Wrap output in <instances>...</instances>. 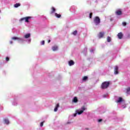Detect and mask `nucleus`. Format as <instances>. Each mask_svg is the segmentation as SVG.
<instances>
[{"label": "nucleus", "instance_id": "nucleus-33", "mask_svg": "<svg viewBox=\"0 0 130 130\" xmlns=\"http://www.w3.org/2000/svg\"><path fill=\"white\" fill-rule=\"evenodd\" d=\"M48 43H50V40H49L48 41Z\"/></svg>", "mask_w": 130, "mask_h": 130}, {"label": "nucleus", "instance_id": "nucleus-15", "mask_svg": "<svg viewBox=\"0 0 130 130\" xmlns=\"http://www.w3.org/2000/svg\"><path fill=\"white\" fill-rule=\"evenodd\" d=\"M21 6V4L20 3H17L14 5V7L15 8H18V7H20Z\"/></svg>", "mask_w": 130, "mask_h": 130}, {"label": "nucleus", "instance_id": "nucleus-23", "mask_svg": "<svg viewBox=\"0 0 130 130\" xmlns=\"http://www.w3.org/2000/svg\"><path fill=\"white\" fill-rule=\"evenodd\" d=\"M82 111H85L86 110V108H85V106H83L81 108Z\"/></svg>", "mask_w": 130, "mask_h": 130}, {"label": "nucleus", "instance_id": "nucleus-1", "mask_svg": "<svg viewBox=\"0 0 130 130\" xmlns=\"http://www.w3.org/2000/svg\"><path fill=\"white\" fill-rule=\"evenodd\" d=\"M110 85V82L109 81H105L102 83L101 85V88L102 89H107L109 85Z\"/></svg>", "mask_w": 130, "mask_h": 130}, {"label": "nucleus", "instance_id": "nucleus-8", "mask_svg": "<svg viewBox=\"0 0 130 130\" xmlns=\"http://www.w3.org/2000/svg\"><path fill=\"white\" fill-rule=\"evenodd\" d=\"M117 36L119 39H122V37L123 36V35L122 34V32H119Z\"/></svg>", "mask_w": 130, "mask_h": 130}, {"label": "nucleus", "instance_id": "nucleus-5", "mask_svg": "<svg viewBox=\"0 0 130 130\" xmlns=\"http://www.w3.org/2000/svg\"><path fill=\"white\" fill-rule=\"evenodd\" d=\"M115 13L117 16H120L121 15H122V12H121L120 10L116 11Z\"/></svg>", "mask_w": 130, "mask_h": 130}, {"label": "nucleus", "instance_id": "nucleus-11", "mask_svg": "<svg viewBox=\"0 0 130 130\" xmlns=\"http://www.w3.org/2000/svg\"><path fill=\"white\" fill-rule=\"evenodd\" d=\"M69 64L70 67L72 66H74L75 64V62L74 61H73L72 60H71L69 62Z\"/></svg>", "mask_w": 130, "mask_h": 130}, {"label": "nucleus", "instance_id": "nucleus-32", "mask_svg": "<svg viewBox=\"0 0 130 130\" xmlns=\"http://www.w3.org/2000/svg\"><path fill=\"white\" fill-rule=\"evenodd\" d=\"M74 116H77V113L74 114Z\"/></svg>", "mask_w": 130, "mask_h": 130}, {"label": "nucleus", "instance_id": "nucleus-30", "mask_svg": "<svg viewBox=\"0 0 130 130\" xmlns=\"http://www.w3.org/2000/svg\"><path fill=\"white\" fill-rule=\"evenodd\" d=\"M102 120H103L102 119H99L98 122H101V121H102Z\"/></svg>", "mask_w": 130, "mask_h": 130}, {"label": "nucleus", "instance_id": "nucleus-21", "mask_svg": "<svg viewBox=\"0 0 130 130\" xmlns=\"http://www.w3.org/2000/svg\"><path fill=\"white\" fill-rule=\"evenodd\" d=\"M129 92H130V87H128L127 89H126V93L127 94H129Z\"/></svg>", "mask_w": 130, "mask_h": 130}, {"label": "nucleus", "instance_id": "nucleus-17", "mask_svg": "<svg viewBox=\"0 0 130 130\" xmlns=\"http://www.w3.org/2000/svg\"><path fill=\"white\" fill-rule=\"evenodd\" d=\"M73 101L75 103H77V102H78V98L77 97H74V98L73 99Z\"/></svg>", "mask_w": 130, "mask_h": 130}, {"label": "nucleus", "instance_id": "nucleus-19", "mask_svg": "<svg viewBox=\"0 0 130 130\" xmlns=\"http://www.w3.org/2000/svg\"><path fill=\"white\" fill-rule=\"evenodd\" d=\"M55 16L56 17V18H60L61 17L60 14H58L57 13H55Z\"/></svg>", "mask_w": 130, "mask_h": 130}, {"label": "nucleus", "instance_id": "nucleus-24", "mask_svg": "<svg viewBox=\"0 0 130 130\" xmlns=\"http://www.w3.org/2000/svg\"><path fill=\"white\" fill-rule=\"evenodd\" d=\"M83 112H84L83 111L81 110L80 111L78 112V114L79 115L82 114V113H83Z\"/></svg>", "mask_w": 130, "mask_h": 130}, {"label": "nucleus", "instance_id": "nucleus-20", "mask_svg": "<svg viewBox=\"0 0 130 130\" xmlns=\"http://www.w3.org/2000/svg\"><path fill=\"white\" fill-rule=\"evenodd\" d=\"M107 40L108 42H110V41H111V38H110V37H108Z\"/></svg>", "mask_w": 130, "mask_h": 130}, {"label": "nucleus", "instance_id": "nucleus-25", "mask_svg": "<svg viewBox=\"0 0 130 130\" xmlns=\"http://www.w3.org/2000/svg\"><path fill=\"white\" fill-rule=\"evenodd\" d=\"M92 16H93V13H90L89 14V18H90V19H91L92 18Z\"/></svg>", "mask_w": 130, "mask_h": 130}, {"label": "nucleus", "instance_id": "nucleus-9", "mask_svg": "<svg viewBox=\"0 0 130 130\" xmlns=\"http://www.w3.org/2000/svg\"><path fill=\"white\" fill-rule=\"evenodd\" d=\"M12 40H18V41H21L23 40L22 38H18V37H13L12 38Z\"/></svg>", "mask_w": 130, "mask_h": 130}, {"label": "nucleus", "instance_id": "nucleus-14", "mask_svg": "<svg viewBox=\"0 0 130 130\" xmlns=\"http://www.w3.org/2000/svg\"><path fill=\"white\" fill-rule=\"evenodd\" d=\"M31 36V35L30 34H27L24 36V38L27 39L29 38Z\"/></svg>", "mask_w": 130, "mask_h": 130}, {"label": "nucleus", "instance_id": "nucleus-6", "mask_svg": "<svg viewBox=\"0 0 130 130\" xmlns=\"http://www.w3.org/2000/svg\"><path fill=\"white\" fill-rule=\"evenodd\" d=\"M114 74H115V75L118 74V67H117V66L115 67Z\"/></svg>", "mask_w": 130, "mask_h": 130}, {"label": "nucleus", "instance_id": "nucleus-27", "mask_svg": "<svg viewBox=\"0 0 130 130\" xmlns=\"http://www.w3.org/2000/svg\"><path fill=\"white\" fill-rule=\"evenodd\" d=\"M6 60L7 61H9V60H10V58H9V57H6Z\"/></svg>", "mask_w": 130, "mask_h": 130}, {"label": "nucleus", "instance_id": "nucleus-16", "mask_svg": "<svg viewBox=\"0 0 130 130\" xmlns=\"http://www.w3.org/2000/svg\"><path fill=\"white\" fill-rule=\"evenodd\" d=\"M4 121L6 124H9L10 123V121H9V119H4Z\"/></svg>", "mask_w": 130, "mask_h": 130}, {"label": "nucleus", "instance_id": "nucleus-18", "mask_svg": "<svg viewBox=\"0 0 130 130\" xmlns=\"http://www.w3.org/2000/svg\"><path fill=\"white\" fill-rule=\"evenodd\" d=\"M87 80H88V77L87 76H84V77H83L82 81H83V82H85V81H87Z\"/></svg>", "mask_w": 130, "mask_h": 130}, {"label": "nucleus", "instance_id": "nucleus-4", "mask_svg": "<svg viewBox=\"0 0 130 130\" xmlns=\"http://www.w3.org/2000/svg\"><path fill=\"white\" fill-rule=\"evenodd\" d=\"M98 36L100 39L103 38L104 36V32H100Z\"/></svg>", "mask_w": 130, "mask_h": 130}, {"label": "nucleus", "instance_id": "nucleus-13", "mask_svg": "<svg viewBox=\"0 0 130 130\" xmlns=\"http://www.w3.org/2000/svg\"><path fill=\"white\" fill-rule=\"evenodd\" d=\"M58 48L57 47V46H54L52 47V49L53 51H55L57 50Z\"/></svg>", "mask_w": 130, "mask_h": 130}, {"label": "nucleus", "instance_id": "nucleus-26", "mask_svg": "<svg viewBox=\"0 0 130 130\" xmlns=\"http://www.w3.org/2000/svg\"><path fill=\"white\" fill-rule=\"evenodd\" d=\"M45 44V42L44 41H43L41 42V45H44Z\"/></svg>", "mask_w": 130, "mask_h": 130}, {"label": "nucleus", "instance_id": "nucleus-7", "mask_svg": "<svg viewBox=\"0 0 130 130\" xmlns=\"http://www.w3.org/2000/svg\"><path fill=\"white\" fill-rule=\"evenodd\" d=\"M55 11H56V9L53 7H51V11L50 12V14L52 15V14H54V13H55Z\"/></svg>", "mask_w": 130, "mask_h": 130}, {"label": "nucleus", "instance_id": "nucleus-10", "mask_svg": "<svg viewBox=\"0 0 130 130\" xmlns=\"http://www.w3.org/2000/svg\"><path fill=\"white\" fill-rule=\"evenodd\" d=\"M123 101V99L121 97H119L118 98V100L116 101V103H120V102H122Z\"/></svg>", "mask_w": 130, "mask_h": 130}, {"label": "nucleus", "instance_id": "nucleus-2", "mask_svg": "<svg viewBox=\"0 0 130 130\" xmlns=\"http://www.w3.org/2000/svg\"><path fill=\"white\" fill-rule=\"evenodd\" d=\"M31 17L30 16L23 17L20 19V21L22 22V21H24V20H25V22H26V23H29V20H30V19H31Z\"/></svg>", "mask_w": 130, "mask_h": 130}, {"label": "nucleus", "instance_id": "nucleus-28", "mask_svg": "<svg viewBox=\"0 0 130 130\" xmlns=\"http://www.w3.org/2000/svg\"><path fill=\"white\" fill-rule=\"evenodd\" d=\"M122 25L123 26H126V22H122Z\"/></svg>", "mask_w": 130, "mask_h": 130}, {"label": "nucleus", "instance_id": "nucleus-12", "mask_svg": "<svg viewBox=\"0 0 130 130\" xmlns=\"http://www.w3.org/2000/svg\"><path fill=\"white\" fill-rule=\"evenodd\" d=\"M58 107H59V104H57V105H56V107L54 109V111L55 112H56V111H57Z\"/></svg>", "mask_w": 130, "mask_h": 130}, {"label": "nucleus", "instance_id": "nucleus-3", "mask_svg": "<svg viewBox=\"0 0 130 130\" xmlns=\"http://www.w3.org/2000/svg\"><path fill=\"white\" fill-rule=\"evenodd\" d=\"M93 21L96 25H99V24H100V18L98 16H96L94 18Z\"/></svg>", "mask_w": 130, "mask_h": 130}, {"label": "nucleus", "instance_id": "nucleus-22", "mask_svg": "<svg viewBox=\"0 0 130 130\" xmlns=\"http://www.w3.org/2000/svg\"><path fill=\"white\" fill-rule=\"evenodd\" d=\"M77 33H78V31H77V30H75V31H74L72 33V34H73V35H74L75 36H76V35H77Z\"/></svg>", "mask_w": 130, "mask_h": 130}, {"label": "nucleus", "instance_id": "nucleus-29", "mask_svg": "<svg viewBox=\"0 0 130 130\" xmlns=\"http://www.w3.org/2000/svg\"><path fill=\"white\" fill-rule=\"evenodd\" d=\"M44 123V122H41L40 123V126H43Z\"/></svg>", "mask_w": 130, "mask_h": 130}, {"label": "nucleus", "instance_id": "nucleus-31", "mask_svg": "<svg viewBox=\"0 0 130 130\" xmlns=\"http://www.w3.org/2000/svg\"><path fill=\"white\" fill-rule=\"evenodd\" d=\"M10 44H13V41H11L10 42Z\"/></svg>", "mask_w": 130, "mask_h": 130}]
</instances>
